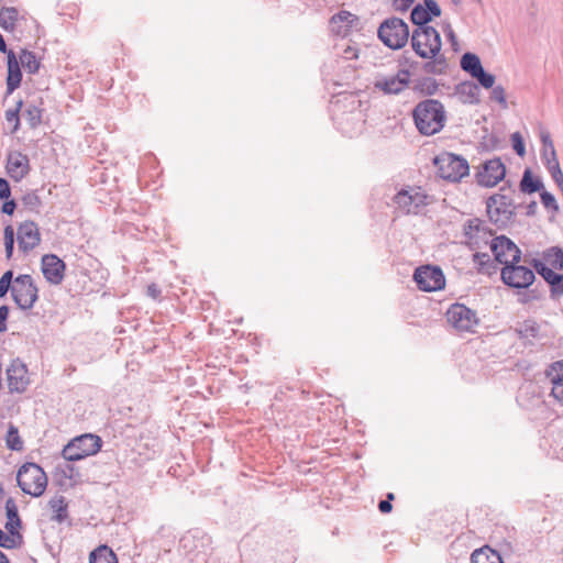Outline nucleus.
<instances>
[{"instance_id": "nucleus-43", "label": "nucleus", "mask_w": 563, "mask_h": 563, "mask_svg": "<svg viewBox=\"0 0 563 563\" xmlns=\"http://www.w3.org/2000/svg\"><path fill=\"white\" fill-rule=\"evenodd\" d=\"M473 78H475L486 89L493 88L495 84V76L486 73L484 68Z\"/></svg>"}, {"instance_id": "nucleus-27", "label": "nucleus", "mask_w": 563, "mask_h": 563, "mask_svg": "<svg viewBox=\"0 0 563 563\" xmlns=\"http://www.w3.org/2000/svg\"><path fill=\"white\" fill-rule=\"evenodd\" d=\"M457 95L464 103L476 104L479 102V88L474 82L466 81L459 85Z\"/></svg>"}, {"instance_id": "nucleus-60", "label": "nucleus", "mask_w": 563, "mask_h": 563, "mask_svg": "<svg viewBox=\"0 0 563 563\" xmlns=\"http://www.w3.org/2000/svg\"><path fill=\"white\" fill-rule=\"evenodd\" d=\"M391 508L393 507L389 500H380L378 504V509L384 514L389 512Z\"/></svg>"}, {"instance_id": "nucleus-53", "label": "nucleus", "mask_w": 563, "mask_h": 563, "mask_svg": "<svg viewBox=\"0 0 563 563\" xmlns=\"http://www.w3.org/2000/svg\"><path fill=\"white\" fill-rule=\"evenodd\" d=\"M10 186L5 178H0V199H8L10 197Z\"/></svg>"}, {"instance_id": "nucleus-64", "label": "nucleus", "mask_w": 563, "mask_h": 563, "mask_svg": "<svg viewBox=\"0 0 563 563\" xmlns=\"http://www.w3.org/2000/svg\"><path fill=\"white\" fill-rule=\"evenodd\" d=\"M65 476H68L69 478L73 477L74 467L70 465H66V470L63 471Z\"/></svg>"}, {"instance_id": "nucleus-54", "label": "nucleus", "mask_w": 563, "mask_h": 563, "mask_svg": "<svg viewBox=\"0 0 563 563\" xmlns=\"http://www.w3.org/2000/svg\"><path fill=\"white\" fill-rule=\"evenodd\" d=\"M505 178H478L479 185L484 187H494L498 184V180H504Z\"/></svg>"}, {"instance_id": "nucleus-26", "label": "nucleus", "mask_w": 563, "mask_h": 563, "mask_svg": "<svg viewBox=\"0 0 563 563\" xmlns=\"http://www.w3.org/2000/svg\"><path fill=\"white\" fill-rule=\"evenodd\" d=\"M48 507H49L51 511L53 512L52 520H54L58 523L66 520V518L68 516V511H67V503H66V499L64 496L55 495L54 497H52L48 501Z\"/></svg>"}, {"instance_id": "nucleus-32", "label": "nucleus", "mask_w": 563, "mask_h": 563, "mask_svg": "<svg viewBox=\"0 0 563 563\" xmlns=\"http://www.w3.org/2000/svg\"><path fill=\"white\" fill-rule=\"evenodd\" d=\"M19 65L21 64L22 67L29 73V74H36L40 70L41 62L37 59L36 55L27 49H22L19 55Z\"/></svg>"}, {"instance_id": "nucleus-3", "label": "nucleus", "mask_w": 563, "mask_h": 563, "mask_svg": "<svg viewBox=\"0 0 563 563\" xmlns=\"http://www.w3.org/2000/svg\"><path fill=\"white\" fill-rule=\"evenodd\" d=\"M410 41L413 52L423 59L433 58L441 52V36L434 27H416Z\"/></svg>"}, {"instance_id": "nucleus-61", "label": "nucleus", "mask_w": 563, "mask_h": 563, "mask_svg": "<svg viewBox=\"0 0 563 563\" xmlns=\"http://www.w3.org/2000/svg\"><path fill=\"white\" fill-rule=\"evenodd\" d=\"M443 32H444L446 37H452V38H453V34H455V32L453 31V29H452L450 23H444L443 24Z\"/></svg>"}, {"instance_id": "nucleus-21", "label": "nucleus", "mask_w": 563, "mask_h": 563, "mask_svg": "<svg viewBox=\"0 0 563 563\" xmlns=\"http://www.w3.org/2000/svg\"><path fill=\"white\" fill-rule=\"evenodd\" d=\"M8 77H7V96L13 93L21 85L22 73L20 69L19 60L13 51L7 54Z\"/></svg>"}, {"instance_id": "nucleus-20", "label": "nucleus", "mask_w": 563, "mask_h": 563, "mask_svg": "<svg viewBox=\"0 0 563 563\" xmlns=\"http://www.w3.org/2000/svg\"><path fill=\"white\" fill-rule=\"evenodd\" d=\"M547 376L551 380V395L563 406V361L554 362L547 369Z\"/></svg>"}, {"instance_id": "nucleus-7", "label": "nucleus", "mask_w": 563, "mask_h": 563, "mask_svg": "<svg viewBox=\"0 0 563 563\" xmlns=\"http://www.w3.org/2000/svg\"><path fill=\"white\" fill-rule=\"evenodd\" d=\"M433 164L437 176H470V165L463 156L443 152L433 158Z\"/></svg>"}, {"instance_id": "nucleus-37", "label": "nucleus", "mask_w": 563, "mask_h": 563, "mask_svg": "<svg viewBox=\"0 0 563 563\" xmlns=\"http://www.w3.org/2000/svg\"><path fill=\"white\" fill-rule=\"evenodd\" d=\"M517 331L523 339H534L539 336L540 325L534 320H526L519 325Z\"/></svg>"}, {"instance_id": "nucleus-1", "label": "nucleus", "mask_w": 563, "mask_h": 563, "mask_svg": "<svg viewBox=\"0 0 563 563\" xmlns=\"http://www.w3.org/2000/svg\"><path fill=\"white\" fill-rule=\"evenodd\" d=\"M412 118L417 130L421 134L434 135L444 126L445 110L439 100L426 99L415 107Z\"/></svg>"}, {"instance_id": "nucleus-30", "label": "nucleus", "mask_w": 563, "mask_h": 563, "mask_svg": "<svg viewBox=\"0 0 563 563\" xmlns=\"http://www.w3.org/2000/svg\"><path fill=\"white\" fill-rule=\"evenodd\" d=\"M446 58L440 53L435 57L427 59V62L422 65V70L430 75H443L446 73Z\"/></svg>"}, {"instance_id": "nucleus-35", "label": "nucleus", "mask_w": 563, "mask_h": 563, "mask_svg": "<svg viewBox=\"0 0 563 563\" xmlns=\"http://www.w3.org/2000/svg\"><path fill=\"white\" fill-rule=\"evenodd\" d=\"M543 258L547 264L552 266L554 269H563V251L560 247H551L547 250Z\"/></svg>"}, {"instance_id": "nucleus-25", "label": "nucleus", "mask_w": 563, "mask_h": 563, "mask_svg": "<svg viewBox=\"0 0 563 563\" xmlns=\"http://www.w3.org/2000/svg\"><path fill=\"white\" fill-rule=\"evenodd\" d=\"M471 563H504L500 554L485 545L476 549L471 555Z\"/></svg>"}, {"instance_id": "nucleus-39", "label": "nucleus", "mask_w": 563, "mask_h": 563, "mask_svg": "<svg viewBox=\"0 0 563 563\" xmlns=\"http://www.w3.org/2000/svg\"><path fill=\"white\" fill-rule=\"evenodd\" d=\"M5 442L7 446L13 451H20L23 448V442L19 435V431L13 424H10L8 429Z\"/></svg>"}, {"instance_id": "nucleus-23", "label": "nucleus", "mask_w": 563, "mask_h": 563, "mask_svg": "<svg viewBox=\"0 0 563 563\" xmlns=\"http://www.w3.org/2000/svg\"><path fill=\"white\" fill-rule=\"evenodd\" d=\"M7 172L9 176H25L29 173V158L20 152L8 155Z\"/></svg>"}, {"instance_id": "nucleus-18", "label": "nucleus", "mask_w": 563, "mask_h": 563, "mask_svg": "<svg viewBox=\"0 0 563 563\" xmlns=\"http://www.w3.org/2000/svg\"><path fill=\"white\" fill-rule=\"evenodd\" d=\"M541 161L545 166L548 173L550 174V176H563L559 159L556 157L553 141L548 132L541 133Z\"/></svg>"}, {"instance_id": "nucleus-4", "label": "nucleus", "mask_w": 563, "mask_h": 563, "mask_svg": "<svg viewBox=\"0 0 563 563\" xmlns=\"http://www.w3.org/2000/svg\"><path fill=\"white\" fill-rule=\"evenodd\" d=\"M378 38L391 49L402 48L410 36L408 24L396 16L384 20L377 31Z\"/></svg>"}, {"instance_id": "nucleus-17", "label": "nucleus", "mask_w": 563, "mask_h": 563, "mask_svg": "<svg viewBox=\"0 0 563 563\" xmlns=\"http://www.w3.org/2000/svg\"><path fill=\"white\" fill-rule=\"evenodd\" d=\"M16 240L19 250L27 253L36 247L41 242L38 227L33 221H24L16 229Z\"/></svg>"}, {"instance_id": "nucleus-55", "label": "nucleus", "mask_w": 563, "mask_h": 563, "mask_svg": "<svg viewBox=\"0 0 563 563\" xmlns=\"http://www.w3.org/2000/svg\"><path fill=\"white\" fill-rule=\"evenodd\" d=\"M147 296L153 299H157L161 296V289L155 284H151L147 286L146 290Z\"/></svg>"}, {"instance_id": "nucleus-28", "label": "nucleus", "mask_w": 563, "mask_h": 563, "mask_svg": "<svg viewBox=\"0 0 563 563\" xmlns=\"http://www.w3.org/2000/svg\"><path fill=\"white\" fill-rule=\"evenodd\" d=\"M481 168L475 176H506V167L500 158H493L478 166Z\"/></svg>"}, {"instance_id": "nucleus-40", "label": "nucleus", "mask_w": 563, "mask_h": 563, "mask_svg": "<svg viewBox=\"0 0 563 563\" xmlns=\"http://www.w3.org/2000/svg\"><path fill=\"white\" fill-rule=\"evenodd\" d=\"M536 271L544 278V280L551 286L554 285L556 280L560 279V274L553 272V269L549 268L545 264L534 261L533 264Z\"/></svg>"}, {"instance_id": "nucleus-38", "label": "nucleus", "mask_w": 563, "mask_h": 563, "mask_svg": "<svg viewBox=\"0 0 563 563\" xmlns=\"http://www.w3.org/2000/svg\"><path fill=\"white\" fill-rule=\"evenodd\" d=\"M43 110L35 104H27L25 108L23 115L27 121L29 125L34 129L38 126L42 122Z\"/></svg>"}, {"instance_id": "nucleus-48", "label": "nucleus", "mask_w": 563, "mask_h": 563, "mask_svg": "<svg viewBox=\"0 0 563 563\" xmlns=\"http://www.w3.org/2000/svg\"><path fill=\"white\" fill-rule=\"evenodd\" d=\"M490 98L507 108L506 91L503 86H493Z\"/></svg>"}, {"instance_id": "nucleus-52", "label": "nucleus", "mask_w": 563, "mask_h": 563, "mask_svg": "<svg viewBox=\"0 0 563 563\" xmlns=\"http://www.w3.org/2000/svg\"><path fill=\"white\" fill-rule=\"evenodd\" d=\"M473 261L475 264H477L478 266H484L486 265L489 261H490V257L487 253H479V252H476L474 255H473Z\"/></svg>"}, {"instance_id": "nucleus-46", "label": "nucleus", "mask_w": 563, "mask_h": 563, "mask_svg": "<svg viewBox=\"0 0 563 563\" xmlns=\"http://www.w3.org/2000/svg\"><path fill=\"white\" fill-rule=\"evenodd\" d=\"M540 186V178H521L520 181V188L522 191H536Z\"/></svg>"}, {"instance_id": "nucleus-15", "label": "nucleus", "mask_w": 563, "mask_h": 563, "mask_svg": "<svg viewBox=\"0 0 563 563\" xmlns=\"http://www.w3.org/2000/svg\"><path fill=\"white\" fill-rule=\"evenodd\" d=\"M410 85V71L408 69H399L393 76H377L374 81L375 89L385 95H399Z\"/></svg>"}, {"instance_id": "nucleus-50", "label": "nucleus", "mask_w": 563, "mask_h": 563, "mask_svg": "<svg viewBox=\"0 0 563 563\" xmlns=\"http://www.w3.org/2000/svg\"><path fill=\"white\" fill-rule=\"evenodd\" d=\"M9 316V308L7 306L0 307V332L7 331V319Z\"/></svg>"}, {"instance_id": "nucleus-11", "label": "nucleus", "mask_w": 563, "mask_h": 563, "mask_svg": "<svg viewBox=\"0 0 563 563\" xmlns=\"http://www.w3.org/2000/svg\"><path fill=\"white\" fill-rule=\"evenodd\" d=\"M413 279L422 291H437L445 286L443 272L437 266H421L415 271Z\"/></svg>"}, {"instance_id": "nucleus-47", "label": "nucleus", "mask_w": 563, "mask_h": 563, "mask_svg": "<svg viewBox=\"0 0 563 563\" xmlns=\"http://www.w3.org/2000/svg\"><path fill=\"white\" fill-rule=\"evenodd\" d=\"M341 56L346 60L357 59L360 56V48L355 44H347L341 52Z\"/></svg>"}, {"instance_id": "nucleus-41", "label": "nucleus", "mask_w": 563, "mask_h": 563, "mask_svg": "<svg viewBox=\"0 0 563 563\" xmlns=\"http://www.w3.org/2000/svg\"><path fill=\"white\" fill-rule=\"evenodd\" d=\"M23 106V101L22 100H19L15 104V108L13 109H8L4 113V117H5V120L9 122V123H13V132L18 131L19 128H20V117H19V113H20V110Z\"/></svg>"}, {"instance_id": "nucleus-62", "label": "nucleus", "mask_w": 563, "mask_h": 563, "mask_svg": "<svg viewBox=\"0 0 563 563\" xmlns=\"http://www.w3.org/2000/svg\"><path fill=\"white\" fill-rule=\"evenodd\" d=\"M446 38L451 43L453 51L457 52L459 51V41H457L456 34H453V38L452 37H446Z\"/></svg>"}, {"instance_id": "nucleus-45", "label": "nucleus", "mask_w": 563, "mask_h": 563, "mask_svg": "<svg viewBox=\"0 0 563 563\" xmlns=\"http://www.w3.org/2000/svg\"><path fill=\"white\" fill-rule=\"evenodd\" d=\"M13 273L12 271L5 272L0 278V297H4L9 289L12 287Z\"/></svg>"}, {"instance_id": "nucleus-49", "label": "nucleus", "mask_w": 563, "mask_h": 563, "mask_svg": "<svg viewBox=\"0 0 563 563\" xmlns=\"http://www.w3.org/2000/svg\"><path fill=\"white\" fill-rule=\"evenodd\" d=\"M424 9L432 16H439L441 14V9L439 4L434 0H424Z\"/></svg>"}, {"instance_id": "nucleus-58", "label": "nucleus", "mask_w": 563, "mask_h": 563, "mask_svg": "<svg viewBox=\"0 0 563 563\" xmlns=\"http://www.w3.org/2000/svg\"><path fill=\"white\" fill-rule=\"evenodd\" d=\"M15 209V203L13 200L5 201L2 206V212L7 214H12Z\"/></svg>"}, {"instance_id": "nucleus-10", "label": "nucleus", "mask_w": 563, "mask_h": 563, "mask_svg": "<svg viewBox=\"0 0 563 563\" xmlns=\"http://www.w3.org/2000/svg\"><path fill=\"white\" fill-rule=\"evenodd\" d=\"M431 197L420 187L401 189L395 196L396 205L406 213H418L421 206L430 203Z\"/></svg>"}, {"instance_id": "nucleus-9", "label": "nucleus", "mask_w": 563, "mask_h": 563, "mask_svg": "<svg viewBox=\"0 0 563 563\" xmlns=\"http://www.w3.org/2000/svg\"><path fill=\"white\" fill-rule=\"evenodd\" d=\"M489 220L497 227H506L514 216L511 199L506 195H495L487 200Z\"/></svg>"}, {"instance_id": "nucleus-31", "label": "nucleus", "mask_w": 563, "mask_h": 563, "mask_svg": "<svg viewBox=\"0 0 563 563\" xmlns=\"http://www.w3.org/2000/svg\"><path fill=\"white\" fill-rule=\"evenodd\" d=\"M89 563H118V559L109 547L100 545L90 553Z\"/></svg>"}, {"instance_id": "nucleus-24", "label": "nucleus", "mask_w": 563, "mask_h": 563, "mask_svg": "<svg viewBox=\"0 0 563 563\" xmlns=\"http://www.w3.org/2000/svg\"><path fill=\"white\" fill-rule=\"evenodd\" d=\"M410 84H412L413 91L428 97L435 95L439 89L438 81L434 78L428 76L410 80Z\"/></svg>"}, {"instance_id": "nucleus-5", "label": "nucleus", "mask_w": 563, "mask_h": 563, "mask_svg": "<svg viewBox=\"0 0 563 563\" xmlns=\"http://www.w3.org/2000/svg\"><path fill=\"white\" fill-rule=\"evenodd\" d=\"M100 437L85 433L69 441L62 451V456L69 462L82 460L97 454L101 450Z\"/></svg>"}, {"instance_id": "nucleus-59", "label": "nucleus", "mask_w": 563, "mask_h": 563, "mask_svg": "<svg viewBox=\"0 0 563 563\" xmlns=\"http://www.w3.org/2000/svg\"><path fill=\"white\" fill-rule=\"evenodd\" d=\"M541 198L545 207H551L555 203L554 197L548 192L542 194Z\"/></svg>"}, {"instance_id": "nucleus-8", "label": "nucleus", "mask_w": 563, "mask_h": 563, "mask_svg": "<svg viewBox=\"0 0 563 563\" xmlns=\"http://www.w3.org/2000/svg\"><path fill=\"white\" fill-rule=\"evenodd\" d=\"M446 320L460 332H473L478 323L476 312L462 303H454L448 309Z\"/></svg>"}, {"instance_id": "nucleus-57", "label": "nucleus", "mask_w": 563, "mask_h": 563, "mask_svg": "<svg viewBox=\"0 0 563 563\" xmlns=\"http://www.w3.org/2000/svg\"><path fill=\"white\" fill-rule=\"evenodd\" d=\"M551 291L556 295L563 294V275L560 276V279L554 285H551Z\"/></svg>"}, {"instance_id": "nucleus-63", "label": "nucleus", "mask_w": 563, "mask_h": 563, "mask_svg": "<svg viewBox=\"0 0 563 563\" xmlns=\"http://www.w3.org/2000/svg\"><path fill=\"white\" fill-rule=\"evenodd\" d=\"M0 52L4 53V54H8V52H9L7 48L5 41L1 34H0Z\"/></svg>"}, {"instance_id": "nucleus-29", "label": "nucleus", "mask_w": 563, "mask_h": 563, "mask_svg": "<svg viewBox=\"0 0 563 563\" xmlns=\"http://www.w3.org/2000/svg\"><path fill=\"white\" fill-rule=\"evenodd\" d=\"M5 514L8 521L5 523V529L12 534H18V529L21 526V520L18 514V507L15 501L12 498H9L5 501Z\"/></svg>"}, {"instance_id": "nucleus-6", "label": "nucleus", "mask_w": 563, "mask_h": 563, "mask_svg": "<svg viewBox=\"0 0 563 563\" xmlns=\"http://www.w3.org/2000/svg\"><path fill=\"white\" fill-rule=\"evenodd\" d=\"M14 302L22 310L31 309L37 300V288L30 275H19L11 287Z\"/></svg>"}, {"instance_id": "nucleus-12", "label": "nucleus", "mask_w": 563, "mask_h": 563, "mask_svg": "<svg viewBox=\"0 0 563 563\" xmlns=\"http://www.w3.org/2000/svg\"><path fill=\"white\" fill-rule=\"evenodd\" d=\"M489 247L495 260L505 266L520 262L521 251L505 235L492 239Z\"/></svg>"}, {"instance_id": "nucleus-2", "label": "nucleus", "mask_w": 563, "mask_h": 563, "mask_svg": "<svg viewBox=\"0 0 563 563\" xmlns=\"http://www.w3.org/2000/svg\"><path fill=\"white\" fill-rule=\"evenodd\" d=\"M16 481L22 492L33 497L42 496L47 487V476L35 463L23 464L18 471Z\"/></svg>"}, {"instance_id": "nucleus-34", "label": "nucleus", "mask_w": 563, "mask_h": 563, "mask_svg": "<svg viewBox=\"0 0 563 563\" xmlns=\"http://www.w3.org/2000/svg\"><path fill=\"white\" fill-rule=\"evenodd\" d=\"M461 68L474 77L483 69V66L476 54L465 53L461 58Z\"/></svg>"}, {"instance_id": "nucleus-44", "label": "nucleus", "mask_w": 563, "mask_h": 563, "mask_svg": "<svg viewBox=\"0 0 563 563\" xmlns=\"http://www.w3.org/2000/svg\"><path fill=\"white\" fill-rule=\"evenodd\" d=\"M510 139H511V144H512L514 151L519 156L522 157L526 154V147H525V142H523L522 135L519 132H515L511 134Z\"/></svg>"}, {"instance_id": "nucleus-22", "label": "nucleus", "mask_w": 563, "mask_h": 563, "mask_svg": "<svg viewBox=\"0 0 563 563\" xmlns=\"http://www.w3.org/2000/svg\"><path fill=\"white\" fill-rule=\"evenodd\" d=\"M357 16L349 11H340L331 18V25L333 32L339 35L345 36L353 27L354 23L357 22Z\"/></svg>"}, {"instance_id": "nucleus-16", "label": "nucleus", "mask_w": 563, "mask_h": 563, "mask_svg": "<svg viewBox=\"0 0 563 563\" xmlns=\"http://www.w3.org/2000/svg\"><path fill=\"white\" fill-rule=\"evenodd\" d=\"M7 380L11 393H24L31 383L26 365L20 360L12 361L7 368Z\"/></svg>"}, {"instance_id": "nucleus-42", "label": "nucleus", "mask_w": 563, "mask_h": 563, "mask_svg": "<svg viewBox=\"0 0 563 563\" xmlns=\"http://www.w3.org/2000/svg\"><path fill=\"white\" fill-rule=\"evenodd\" d=\"M14 229L11 225H7L3 232L4 250L7 258H11L14 247Z\"/></svg>"}, {"instance_id": "nucleus-19", "label": "nucleus", "mask_w": 563, "mask_h": 563, "mask_svg": "<svg viewBox=\"0 0 563 563\" xmlns=\"http://www.w3.org/2000/svg\"><path fill=\"white\" fill-rule=\"evenodd\" d=\"M42 273L52 285H59L64 279L65 263L54 254L42 257Z\"/></svg>"}, {"instance_id": "nucleus-33", "label": "nucleus", "mask_w": 563, "mask_h": 563, "mask_svg": "<svg viewBox=\"0 0 563 563\" xmlns=\"http://www.w3.org/2000/svg\"><path fill=\"white\" fill-rule=\"evenodd\" d=\"M19 18L18 9L13 7H3L0 9V26L5 31H13Z\"/></svg>"}, {"instance_id": "nucleus-36", "label": "nucleus", "mask_w": 563, "mask_h": 563, "mask_svg": "<svg viewBox=\"0 0 563 563\" xmlns=\"http://www.w3.org/2000/svg\"><path fill=\"white\" fill-rule=\"evenodd\" d=\"M411 21L417 27H431L428 23L431 21L430 14L422 4H417L411 11Z\"/></svg>"}, {"instance_id": "nucleus-51", "label": "nucleus", "mask_w": 563, "mask_h": 563, "mask_svg": "<svg viewBox=\"0 0 563 563\" xmlns=\"http://www.w3.org/2000/svg\"><path fill=\"white\" fill-rule=\"evenodd\" d=\"M413 3V0H393V7L397 11H407L411 4Z\"/></svg>"}, {"instance_id": "nucleus-56", "label": "nucleus", "mask_w": 563, "mask_h": 563, "mask_svg": "<svg viewBox=\"0 0 563 563\" xmlns=\"http://www.w3.org/2000/svg\"><path fill=\"white\" fill-rule=\"evenodd\" d=\"M13 540L0 529V547L11 548Z\"/></svg>"}, {"instance_id": "nucleus-13", "label": "nucleus", "mask_w": 563, "mask_h": 563, "mask_svg": "<svg viewBox=\"0 0 563 563\" xmlns=\"http://www.w3.org/2000/svg\"><path fill=\"white\" fill-rule=\"evenodd\" d=\"M500 275L503 282L512 288H528L536 279L532 269L518 263L504 266Z\"/></svg>"}, {"instance_id": "nucleus-14", "label": "nucleus", "mask_w": 563, "mask_h": 563, "mask_svg": "<svg viewBox=\"0 0 563 563\" xmlns=\"http://www.w3.org/2000/svg\"><path fill=\"white\" fill-rule=\"evenodd\" d=\"M464 236L466 244L473 249H482L484 245H490L492 231L487 229L486 224L477 219H470L464 225Z\"/></svg>"}]
</instances>
